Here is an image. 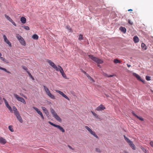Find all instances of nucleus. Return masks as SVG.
<instances>
[{
    "instance_id": "obj_48",
    "label": "nucleus",
    "mask_w": 153,
    "mask_h": 153,
    "mask_svg": "<svg viewBox=\"0 0 153 153\" xmlns=\"http://www.w3.org/2000/svg\"><path fill=\"white\" fill-rule=\"evenodd\" d=\"M14 112L16 111H17L16 108L15 107H13V108Z\"/></svg>"
},
{
    "instance_id": "obj_8",
    "label": "nucleus",
    "mask_w": 153,
    "mask_h": 153,
    "mask_svg": "<svg viewBox=\"0 0 153 153\" xmlns=\"http://www.w3.org/2000/svg\"><path fill=\"white\" fill-rule=\"evenodd\" d=\"M14 114L16 116L17 119L19 120V121L21 123H22L23 122L22 118L19 114L18 111H16L14 112Z\"/></svg>"
},
{
    "instance_id": "obj_10",
    "label": "nucleus",
    "mask_w": 153,
    "mask_h": 153,
    "mask_svg": "<svg viewBox=\"0 0 153 153\" xmlns=\"http://www.w3.org/2000/svg\"><path fill=\"white\" fill-rule=\"evenodd\" d=\"M33 108L36 110V111L37 112V113L39 114L41 117V118L43 119L44 120V116L42 113V112L40 111L37 108L33 107Z\"/></svg>"
},
{
    "instance_id": "obj_53",
    "label": "nucleus",
    "mask_w": 153,
    "mask_h": 153,
    "mask_svg": "<svg viewBox=\"0 0 153 153\" xmlns=\"http://www.w3.org/2000/svg\"><path fill=\"white\" fill-rule=\"evenodd\" d=\"M85 74L86 75V76H87L88 75V74L87 73H86Z\"/></svg>"
},
{
    "instance_id": "obj_25",
    "label": "nucleus",
    "mask_w": 153,
    "mask_h": 153,
    "mask_svg": "<svg viewBox=\"0 0 153 153\" xmlns=\"http://www.w3.org/2000/svg\"><path fill=\"white\" fill-rule=\"evenodd\" d=\"M32 38L35 40H37L38 39L39 37L36 34H34L32 36Z\"/></svg>"
},
{
    "instance_id": "obj_37",
    "label": "nucleus",
    "mask_w": 153,
    "mask_h": 153,
    "mask_svg": "<svg viewBox=\"0 0 153 153\" xmlns=\"http://www.w3.org/2000/svg\"><path fill=\"white\" fill-rule=\"evenodd\" d=\"M62 96L64 97V98H65V99H66L68 100H69V98L66 95H65V94Z\"/></svg>"
},
{
    "instance_id": "obj_56",
    "label": "nucleus",
    "mask_w": 153,
    "mask_h": 153,
    "mask_svg": "<svg viewBox=\"0 0 153 153\" xmlns=\"http://www.w3.org/2000/svg\"><path fill=\"white\" fill-rule=\"evenodd\" d=\"M1 56H2L1 54V53L0 52V58H1V57H1Z\"/></svg>"
},
{
    "instance_id": "obj_27",
    "label": "nucleus",
    "mask_w": 153,
    "mask_h": 153,
    "mask_svg": "<svg viewBox=\"0 0 153 153\" xmlns=\"http://www.w3.org/2000/svg\"><path fill=\"white\" fill-rule=\"evenodd\" d=\"M0 69L4 71L5 72H6L8 73H9V74L10 73V72L7 71L5 68L1 67V66H0Z\"/></svg>"
},
{
    "instance_id": "obj_11",
    "label": "nucleus",
    "mask_w": 153,
    "mask_h": 153,
    "mask_svg": "<svg viewBox=\"0 0 153 153\" xmlns=\"http://www.w3.org/2000/svg\"><path fill=\"white\" fill-rule=\"evenodd\" d=\"M133 75L134 76L136 77L137 78V79L138 80L140 81L143 82V83H144V80H143L141 79V77L140 76L137 74H136V73H133Z\"/></svg>"
},
{
    "instance_id": "obj_18",
    "label": "nucleus",
    "mask_w": 153,
    "mask_h": 153,
    "mask_svg": "<svg viewBox=\"0 0 153 153\" xmlns=\"http://www.w3.org/2000/svg\"><path fill=\"white\" fill-rule=\"evenodd\" d=\"M120 30L121 31L123 32V33H125L126 32V29L125 27H120Z\"/></svg>"
},
{
    "instance_id": "obj_1",
    "label": "nucleus",
    "mask_w": 153,
    "mask_h": 153,
    "mask_svg": "<svg viewBox=\"0 0 153 153\" xmlns=\"http://www.w3.org/2000/svg\"><path fill=\"white\" fill-rule=\"evenodd\" d=\"M50 110L52 114L53 117L58 122H61L62 121L61 119L57 115L54 109L52 108H50Z\"/></svg>"
},
{
    "instance_id": "obj_50",
    "label": "nucleus",
    "mask_w": 153,
    "mask_h": 153,
    "mask_svg": "<svg viewBox=\"0 0 153 153\" xmlns=\"http://www.w3.org/2000/svg\"><path fill=\"white\" fill-rule=\"evenodd\" d=\"M143 150L145 153L147 152V150L146 149H144Z\"/></svg>"
},
{
    "instance_id": "obj_55",
    "label": "nucleus",
    "mask_w": 153,
    "mask_h": 153,
    "mask_svg": "<svg viewBox=\"0 0 153 153\" xmlns=\"http://www.w3.org/2000/svg\"><path fill=\"white\" fill-rule=\"evenodd\" d=\"M132 10L131 9H130L128 10V11H132Z\"/></svg>"
},
{
    "instance_id": "obj_31",
    "label": "nucleus",
    "mask_w": 153,
    "mask_h": 153,
    "mask_svg": "<svg viewBox=\"0 0 153 153\" xmlns=\"http://www.w3.org/2000/svg\"><path fill=\"white\" fill-rule=\"evenodd\" d=\"M87 77L88 78V79H89L92 82H94V79L89 75L87 76Z\"/></svg>"
},
{
    "instance_id": "obj_7",
    "label": "nucleus",
    "mask_w": 153,
    "mask_h": 153,
    "mask_svg": "<svg viewBox=\"0 0 153 153\" xmlns=\"http://www.w3.org/2000/svg\"><path fill=\"white\" fill-rule=\"evenodd\" d=\"M85 128L91 134L94 136L95 137L97 138H98V137L96 134L95 132L93 131L90 128H89L88 126H85Z\"/></svg>"
},
{
    "instance_id": "obj_36",
    "label": "nucleus",
    "mask_w": 153,
    "mask_h": 153,
    "mask_svg": "<svg viewBox=\"0 0 153 153\" xmlns=\"http://www.w3.org/2000/svg\"><path fill=\"white\" fill-rule=\"evenodd\" d=\"M146 79L147 81L150 80H151V77L147 76H146Z\"/></svg>"
},
{
    "instance_id": "obj_17",
    "label": "nucleus",
    "mask_w": 153,
    "mask_h": 153,
    "mask_svg": "<svg viewBox=\"0 0 153 153\" xmlns=\"http://www.w3.org/2000/svg\"><path fill=\"white\" fill-rule=\"evenodd\" d=\"M22 39H21L19 40V41L21 45H22L25 46L26 45V42L24 41L23 38Z\"/></svg>"
},
{
    "instance_id": "obj_14",
    "label": "nucleus",
    "mask_w": 153,
    "mask_h": 153,
    "mask_svg": "<svg viewBox=\"0 0 153 153\" xmlns=\"http://www.w3.org/2000/svg\"><path fill=\"white\" fill-rule=\"evenodd\" d=\"M41 108L48 117L49 118L50 115L49 114V112L47 109L45 107H42Z\"/></svg>"
},
{
    "instance_id": "obj_22",
    "label": "nucleus",
    "mask_w": 153,
    "mask_h": 153,
    "mask_svg": "<svg viewBox=\"0 0 153 153\" xmlns=\"http://www.w3.org/2000/svg\"><path fill=\"white\" fill-rule=\"evenodd\" d=\"M135 116V117H136L138 119L140 120L143 121L144 120L143 118L141 117H139L136 114H135L134 113V112L132 113Z\"/></svg>"
},
{
    "instance_id": "obj_46",
    "label": "nucleus",
    "mask_w": 153,
    "mask_h": 153,
    "mask_svg": "<svg viewBox=\"0 0 153 153\" xmlns=\"http://www.w3.org/2000/svg\"><path fill=\"white\" fill-rule=\"evenodd\" d=\"M150 144L152 147H153V141H151L150 142Z\"/></svg>"
},
{
    "instance_id": "obj_32",
    "label": "nucleus",
    "mask_w": 153,
    "mask_h": 153,
    "mask_svg": "<svg viewBox=\"0 0 153 153\" xmlns=\"http://www.w3.org/2000/svg\"><path fill=\"white\" fill-rule=\"evenodd\" d=\"M83 37L82 35L81 34H80L79 36L78 39L79 40H83Z\"/></svg>"
},
{
    "instance_id": "obj_47",
    "label": "nucleus",
    "mask_w": 153,
    "mask_h": 153,
    "mask_svg": "<svg viewBox=\"0 0 153 153\" xmlns=\"http://www.w3.org/2000/svg\"><path fill=\"white\" fill-rule=\"evenodd\" d=\"M106 76L108 77H112L113 76V75H108L106 74Z\"/></svg>"
},
{
    "instance_id": "obj_52",
    "label": "nucleus",
    "mask_w": 153,
    "mask_h": 153,
    "mask_svg": "<svg viewBox=\"0 0 153 153\" xmlns=\"http://www.w3.org/2000/svg\"><path fill=\"white\" fill-rule=\"evenodd\" d=\"M127 66H128V67H131V65H129V64H127Z\"/></svg>"
},
{
    "instance_id": "obj_26",
    "label": "nucleus",
    "mask_w": 153,
    "mask_h": 153,
    "mask_svg": "<svg viewBox=\"0 0 153 153\" xmlns=\"http://www.w3.org/2000/svg\"><path fill=\"white\" fill-rule=\"evenodd\" d=\"M0 59L1 60H2L4 62L6 63H9L7 60L3 57H1Z\"/></svg>"
},
{
    "instance_id": "obj_45",
    "label": "nucleus",
    "mask_w": 153,
    "mask_h": 153,
    "mask_svg": "<svg viewBox=\"0 0 153 153\" xmlns=\"http://www.w3.org/2000/svg\"><path fill=\"white\" fill-rule=\"evenodd\" d=\"M68 148L69 149H72V150H74V149L72 148V147L71 146H70L69 145H68Z\"/></svg>"
},
{
    "instance_id": "obj_21",
    "label": "nucleus",
    "mask_w": 153,
    "mask_h": 153,
    "mask_svg": "<svg viewBox=\"0 0 153 153\" xmlns=\"http://www.w3.org/2000/svg\"><path fill=\"white\" fill-rule=\"evenodd\" d=\"M20 21L22 23L25 24L26 22V19L24 17H22L20 18Z\"/></svg>"
},
{
    "instance_id": "obj_49",
    "label": "nucleus",
    "mask_w": 153,
    "mask_h": 153,
    "mask_svg": "<svg viewBox=\"0 0 153 153\" xmlns=\"http://www.w3.org/2000/svg\"><path fill=\"white\" fill-rule=\"evenodd\" d=\"M29 76L33 80H34V78L33 77V76H32V75L31 74H30Z\"/></svg>"
},
{
    "instance_id": "obj_6",
    "label": "nucleus",
    "mask_w": 153,
    "mask_h": 153,
    "mask_svg": "<svg viewBox=\"0 0 153 153\" xmlns=\"http://www.w3.org/2000/svg\"><path fill=\"white\" fill-rule=\"evenodd\" d=\"M13 95L18 101H20L24 104H26L25 101L23 98L19 97L18 95L15 94H14Z\"/></svg>"
},
{
    "instance_id": "obj_54",
    "label": "nucleus",
    "mask_w": 153,
    "mask_h": 153,
    "mask_svg": "<svg viewBox=\"0 0 153 153\" xmlns=\"http://www.w3.org/2000/svg\"><path fill=\"white\" fill-rule=\"evenodd\" d=\"M27 72L28 73L29 75V76L30 75V73L28 71H27Z\"/></svg>"
},
{
    "instance_id": "obj_24",
    "label": "nucleus",
    "mask_w": 153,
    "mask_h": 153,
    "mask_svg": "<svg viewBox=\"0 0 153 153\" xmlns=\"http://www.w3.org/2000/svg\"><path fill=\"white\" fill-rule=\"evenodd\" d=\"M4 16L5 18L10 22H12V19L8 16L6 14H5Z\"/></svg>"
},
{
    "instance_id": "obj_28",
    "label": "nucleus",
    "mask_w": 153,
    "mask_h": 153,
    "mask_svg": "<svg viewBox=\"0 0 153 153\" xmlns=\"http://www.w3.org/2000/svg\"><path fill=\"white\" fill-rule=\"evenodd\" d=\"M114 62L115 64H117L120 63L121 62L118 59H115L114 60Z\"/></svg>"
},
{
    "instance_id": "obj_30",
    "label": "nucleus",
    "mask_w": 153,
    "mask_h": 153,
    "mask_svg": "<svg viewBox=\"0 0 153 153\" xmlns=\"http://www.w3.org/2000/svg\"><path fill=\"white\" fill-rule=\"evenodd\" d=\"M91 112L92 113L93 115L95 117L97 118H98L97 115L95 113L92 111H91Z\"/></svg>"
},
{
    "instance_id": "obj_19",
    "label": "nucleus",
    "mask_w": 153,
    "mask_h": 153,
    "mask_svg": "<svg viewBox=\"0 0 153 153\" xmlns=\"http://www.w3.org/2000/svg\"><path fill=\"white\" fill-rule=\"evenodd\" d=\"M6 142V140L2 138V137H0V143L4 144Z\"/></svg>"
},
{
    "instance_id": "obj_57",
    "label": "nucleus",
    "mask_w": 153,
    "mask_h": 153,
    "mask_svg": "<svg viewBox=\"0 0 153 153\" xmlns=\"http://www.w3.org/2000/svg\"><path fill=\"white\" fill-rule=\"evenodd\" d=\"M146 153H148V152H146Z\"/></svg>"
},
{
    "instance_id": "obj_15",
    "label": "nucleus",
    "mask_w": 153,
    "mask_h": 153,
    "mask_svg": "<svg viewBox=\"0 0 153 153\" xmlns=\"http://www.w3.org/2000/svg\"><path fill=\"white\" fill-rule=\"evenodd\" d=\"M3 99L5 103V105L6 106V107L8 108V109H9V110L10 111H12V108H11V107L9 105L8 102L7 101V100L4 98H3Z\"/></svg>"
},
{
    "instance_id": "obj_20",
    "label": "nucleus",
    "mask_w": 153,
    "mask_h": 153,
    "mask_svg": "<svg viewBox=\"0 0 153 153\" xmlns=\"http://www.w3.org/2000/svg\"><path fill=\"white\" fill-rule=\"evenodd\" d=\"M133 41L135 43H137L139 42V39L137 36H134L133 37Z\"/></svg>"
},
{
    "instance_id": "obj_40",
    "label": "nucleus",
    "mask_w": 153,
    "mask_h": 153,
    "mask_svg": "<svg viewBox=\"0 0 153 153\" xmlns=\"http://www.w3.org/2000/svg\"><path fill=\"white\" fill-rule=\"evenodd\" d=\"M62 75L63 77L65 78H66V74H65L64 73H63V74H62Z\"/></svg>"
},
{
    "instance_id": "obj_42",
    "label": "nucleus",
    "mask_w": 153,
    "mask_h": 153,
    "mask_svg": "<svg viewBox=\"0 0 153 153\" xmlns=\"http://www.w3.org/2000/svg\"><path fill=\"white\" fill-rule=\"evenodd\" d=\"M3 103V100L2 98L0 96V104H1Z\"/></svg>"
},
{
    "instance_id": "obj_23",
    "label": "nucleus",
    "mask_w": 153,
    "mask_h": 153,
    "mask_svg": "<svg viewBox=\"0 0 153 153\" xmlns=\"http://www.w3.org/2000/svg\"><path fill=\"white\" fill-rule=\"evenodd\" d=\"M141 47L144 50H146L147 49V46L144 43H142L141 45Z\"/></svg>"
},
{
    "instance_id": "obj_16",
    "label": "nucleus",
    "mask_w": 153,
    "mask_h": 153,
    "mask_svg": "<svg viewBox=\"0 0 153 153\" xmlns=\"http://www.w3.org/2000/svg\"><path fill=\"white\" fill-rule=\"evenodd\" d=\"M56 70L57 71H59L60 73H61V74H62L63 73H64L63 70V69L62 68V67L59 65H58V68Z\"/></svg>"
},
{
    "instance_id": "obj_5",
    "label": "nucleus",
    "mask_w": 153,
    "mask_h": 153,
    "mask_svg": "<svg viewBox=\"0 0 153 153\" xmlns=\"http://www.w3.org/2000/svg\"><path fill=\"white\" fill-rule=\"evenodd\" d=\"M43 87L47 94L48 95V96L52 99H54V96L51 94L48 88L45 85L43 86Z\"/></svg>"
},
{
    "instance_id": "obj_34",
    "label": "nucleus",
    "mask_w": 153,
    "mask_h": 153,
    "mask_svg": "<svg viewBox=\"0 0 153 153\" xmlns=\"http://www.w3.org/2000/svg\"><path fill=\"white\" fill-rule=\"evenodd\" d=\"M8 128L11 131L13 132L14 131L13 129L12 128V126H8Z\"/></svg>"
},
{
    "instance_id": "obj_9",
    "label": "nucleus",
    "mask_w": 153,
    "mask_h": 153,
    "mask_svg": "<svg viewBox=\"0 0 153 153\" xmlns=\"http://www.w3.org/2000/svg\"><path fill=\"white\" fill-rule=\"evenodd\" d=\"M47 62L49 64V65L50 66L52 67L53 68L55 69L56 70V69L58 68V66H57L51 60L49 59H48L47 60Z\"/></svg>"
},
{
    "instance_id": "obj_39",
    "label": "nucleus",
    "mask_w": 153,
    "mask_h": 153,
    "mask_svg": "<svg viewBox=\"0 0 153 153\" xmlns=\"http://www.w3.org/2000/svg\"><path fill=\"white\" fill-rule=\"evenodd\" d=\"M128 23L130 24L131 25H133V22H131V21L130 20V19H128Z\"/></svg>"
},
{
    "instance_id": "obj_33",
    "label": "nucleus",
    "mask_w": 153,
    "mask_h": 153,
    "mask_svg": "<svg viewBox=\"0 0 153 153\" xmlns=\"http://www.w3.org/2000/svg\"><path fill=\"white\" fill-rule=\"evenodd\" d=\"M56 91L59 94H60L62 96L64 94V93L62 92V91H59V90H57Z\"/></svg>"
},
{
    "instance_id": "obj_41",
    "label": "nucleus",
    "mask_w": 153,
    "mask_h": 153,
    "mask_svg": "<svg viewBox=\"0 0 153 153\" xmlns=\"http://www.w3.org/2000/svg\"><path fill=\"white\" fill-rule=\"evenodd\" d=\"M96 151L97 152H100V150L99 148H96L95 149Z\"/></svg>"
},
{
    "instance_id": "obj_12",
    "label": "nucleus",
    "mask_w": 153,
    "mask_h": 153,
    "mask_svg": "<svg viewBox=\"0 0 153 153\" xmlns=\"http://www.w3.org/2000/svg\"><path fill=\"white\" fill-rule=\"evenodd\" d=\"M3 38L4 39V41L10 47H11V43L7 39L6 36L5 35H4Z\"/></svg>"
},
{
    "instance_id": "obj_2",
    "label": "nucleus",
    "mask_w": 153,
    "mask_h": 153,
    "mask_svg": "<svg viewBox=\"0 0 153 153\" xmlns=\"http://www.w3.org/2000/svg\"><path fill=\"white\" fill-rule=\"evenodd\" d=\"M88 57L93 61L98 64H101L103 62V61L100 59L94 57L93 55H88Z\"/></svg>"
},
{
    "instance_id": "obj_43",
    "label": "nucleus",
    "mask_w": 153,
    "mask_h": 153,
    "mask_svg": "<svg viewBox=\"0 0 153 153\" xmlns=\"http://www.w3.org/2000/svg\"><path fill=\"white\" fill-rule=\"evenodd\" d=\"M11 22L12 24L14 25L15 26H16V24L12 20V22Z\"/></svg>"
},
{
    "instance_id": "obj_35",
    "label": "nucleus",
    "mask_w": 153,
    "mask_h": 153,
    "mask_svg": "<svg viewBox=\"0 0 153 153\" xmlns=\"http://www.w3.org/2000/svg\"><path fill=\"white\" fill-rule=\"evenodd\" d=\"M22 27L27 30H29L30 29L29 27L27 26H22Z\"/></svg>"
},
{
    "instance_id": "obj_3",
    "label": "nucleus",
    "mask_w": 153,
    "mask_h": 153,
    "mask_svg": "<svg viewBox=\"0 0 153 153\" xmlns=\"http://www.w3.org/2000/svg\"><path fill=\"white\" fill-rule=\"evenodd\" d=\"M125 140L128 143L130 146L133 149L135 150L136 148L134 145L133 143L128 138L126 137L125 135L123 136Z\"/></svg>"
},
{
    "instance_id": "obj_29",
    "label": "nucleus",
    "mask_w": 153,
    "mask_h": 153,
    "mask_svg": "<svg viewBox=\"0 0 153 153\" xmlns=\"http://www.w3.org/2000/svg\"><path fill=\"white\" fill-rule=\"evenodd\" d=\"M16 37L17 38V39H18L19 41V40H20L21 39H22L23 38L19 34H17L16 35Z\"/></svg>"
},
{
    "instance_id": "obj_51",
    "label": "nucleus",
    "mask_w": 153,
    "mask_h": 153,
    "mask_svg": "<svg viewBox=\"0 0 153 153\" xmlns=\"http://www.w3.org/2000/svg\"><path fill=\"white\" fill-rule=\"evenodd\" d=\"M81 71H82V72L83 73H84V74H85V73H86V72L85 71H84V70H82Z\"/></svg>"
},
{
    "instance_id": "obj_4",
    "label": "nucleus",
    "mask_w": 153,
    "mask_h": 153,
    "mask_svg": "<svg viewBox=\"0 0 153 153\" xmlns=\"http://www.w3.org/2000/svg\"><path fill=\"white\" fill-rule=\"evenodd\" d=\"M48 122L50 125L55 127L57 128L58 129H59L62 132H65V130L62 126L59 125L54 124L50 121H49Z\"/></svg>"
},
{
    "instance_id": "obj_38",
    "label": "nucleus",
    "mask_w": 153,
    "mask_h": 153,
    "mask_svg": "<svg viewBox=\"0 0 153 153\" xmlns=\"http://www.w3.org/2000/svg\"><path fill=\"white\" fill-rule=\"evenodd\" d=\"M66 28L68 30L69 32H71L72 30L71 27H68V26H66Z\"/></svg>"
},
{
    "instance_id": "obj_44",
    "label": "nucleus",
    "mask_w": 153,
    "mask_h": 153,
    "mask_svg": "<svg viewBox=\"0 0 153 153\" xmlns=\"http://www.w3.org/2000/svg\"><path fill=\"white\" fill-rule=\"evenodd\" d=\"M22 68L23 69H24L26 71V70H27V68L26 67L23 66L22 67Z\"/></svg>"
},
{
    "instance_id": "obj_13",
    "label": "nucleus",
    "mask_w": 153,
    "mask_h": 153,
    "mask_svg": "<svg viewBox=\"0 0 153 153\" xmlns=\"http://www.w3.org/2000/svg\"><path fill=\"white\" fill-rule=\"evenodd\" d=\"M105 109V108L103 105H100L96 108V110L98 111H102Z\"/></svg>"
}]
</instances>
